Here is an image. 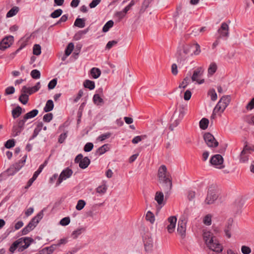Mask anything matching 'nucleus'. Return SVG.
Segmentation results:
<instances>
[{
    "label": "nucleus",
    "mask_w": 254,
    "mask_h": 254,
    "mask_svg": "<svg viewBox=\"0 0 254 254\" xmlns=\"http://www.w3.org/2000/svg\"><path fill=\"white\" fill-rule=\"evenodd\" d=\"M203 236V239L209 249L217 253L222 251V246L210 232H204Z\"/></svg>",
    "instance_id": "nucleus-1"
},
{
    "label": "nucleus",
    "mask_w": 254,
    "mask_h": 254,
    "mask_svg": "<svg viewBox=\"0 0 254 254\" xmlns=\"http://www.w3.org/2000/svg\"><path fill=\"white\" fill-rule=\"evenodd\" d=\"M191 48L192 46L190 45H185L180 47L177 53L178 61H184L189 55H192V53H191Z\"/></svg>",
    "instance_id": "nucleus-2"
},
{
    "label": "nucleus",
    "mask_w": 254,
    "mask_h": 254,
    "mask_svg": "<svg viewBox=\"0 0 254 254\" xmlns=\"http://www.w3.org/2000/svg\"><path fill=\"white\" fill-rule=\"evenodd\" d=\"M43 216V212H40L36 216L33 217L28 224L22 229V235H26L29 232L32 231L36 227L40 220L42 218Z\"/></svg>",
    "instance_id": "nucleus-3"
},
{
    "label": "nucleus",
    "mask_w": 254,
    "mask_h": 254,
    "mask_svg": "<svg viewBox=\"0 0 254 254\" xmlns=\"http://www.w3.org/2000/svg\"><path fill=\"white\" fill-rule=\"evenodd\" d=\"M231 100L230 96H223L214 108V112H219L221 114L228 106Z\"/></svg>",
    "instance_id": "nucleus-4"
},
{
    "label": "nucleus",
    "mask_w": 254,
    "mask_h": 254,
    "mask_svg": "<svg viewBox=\"0 0 254 254\" xmlns=\"http://www.w3.org/2000/svg\"><path fill=\"white\" fill-rule=\"evenodd\" d=\"M187 109V107L182 105H180L178 108L176 110L172 117V120H174L175 122V126H177L180 121L184 118Z\"/></svg>",
    "instance_id": "nucleus-5"
},
{
    "label": "nucleus",
    "mask_w": 254,
    "mask_h": 254,
    "mask_svg": "<svg viewBox=\"0 0 254 254\" xmlns=\"http://www.w3.org/2000/svg\"><path fill=\"white\" fill-rule=\"evenodd\" d=\"M204 71V69L202 66L197 67L193 72V74L191 77L192 81L196 82L198 84H201L205 82L202 78V76Z\"/></svg>",
    "instance_id": "nucleus-6"
},
{
    "label": "nucleus",
    "mask_w": 254,
    "mask_h": 254,
    "mask_svg": "<svg viewBox=\"0 0 254 254\" xmlns=\"http://www.w3.org/2000/svg\"><path fill=\"white\" fill-rule=\"evenodd\" d=\"M158 181L160 182H165L171 180L170 175L167 172V169L165 165H161L158 170Z\"/></svg>",
    "instance_id": "nucleus-7"
},
{
    "label": "nucleus",
    "mask_w": 254,
    "mask_h": 254,
    "mask_svg": "<svg viewBox=\"0 0 254 254\" xmlns=\"http://www.w3.org/2000/svg\"><path fill=\"white\" fill-rule=\"evenodd\" d=\"M224 159L220 154H216L211 157L210 163L216 168L221 169L225 167Z\"/></svg>",
    "instance_id": "nucleus-8"
},
{
    "label": "nucleus",
    "mask_w": 254,
    "mask_h": 254,
    "mask_svg": "<svg viewBox=\"0 0 254 254\" xmlns=\"http://www.w3.org/2000/svg\"><path fill=\"white\" fill-rule=\"evenodd\" d=\"M218 196L216 190L214 189L210 188L208 189L204 203L208 205L212 204L216 200Z\"/></svg>",
    "instance_id": "nucleus-9"
},
{
    "label": "nucleus",
    "mask_w": 254,
    "mask_h": 254,
    "mask_svg": "<svg viewBox=\"0 0 254 254\" xmlns=\"http://www.w3.org/2000/svg\"><path fill=\"white\" fill-rule=\"evenodd\" d=\"M204 139L207 146L209 147H216L218 145V142L214 137L210 133H205L203 136Z\"/></svg>",
    "instance_id": "nucleus-10"
},
{
    "label": "nucleus",
    "mask_w": 254,
    "mask_h": 254,
    "mask_svg": "<svg viewBox=\"0 0 254 254\" xmlns=\"http://www.w3.org/2000/svg\"><path fill=\"white\" fill-rule=\"evenodd\" d=\"M72 170L67 168L66 169L63 170L61 173L58 180L56 183V186L60 185L63 180H65L66 179L69 178L72 174Z\"/></svg>",
    "instance_id": "nucleus-11"
},
{
    "label": "nucleus",
    "mask_w": 254,
    "mask_h": 254,
    "mask_svg": "<svg viewBox=\"0 0 254 254\" xmlns=\"http://www.w3.org/2000/svg\"><path fill=\"white\" fill-rule=\"evenodd\" d=\"M251 147L245 145L240 156V162L242 163L247 162L249 160V155L251 153Z\"/></svg>",
    "instance_id": "nucleus-12"
},
{
    "label": "nucleus",
    "mask_w": 254,
    "mask_h": 254,
    "mask_svg": "<svg viewBox=\"0 0 254 254\" xmlns=\"http://www.w3.org/2000/svg\"><path fill=\"white\" fill-rule=\"evenodd\" d=\"M187 220L180 219L178 224L177 232L180 236L184 238L186 236Z\"/></svg>",
    "instance_id": "nucleus-13"
},
{
    "label": "nucleus",
    "mask_w": 254,
    "mask_h": 254,
    "mask_svg": "<svg viewBox=\"0 0 254 254\" xmlns=\"http://www.w3.org/2000/svg\"><path fill=\"white\" fill-rule=\"evenodd\" d=\"M229 25L226 23L223 22L221 24L220 28L218 30V32L220 34L218 38L221 37L227 38L229 35Z\"/></svg>",
    "instance_id": "nucleus-14"
},
{
    "label": "nucleus",
    "mask_w": 254,
    "mask_h": 254,
    "mask_svg": "<svg viewBox=\"0 0 254 254\" xmlns=\"http://www.w3.org/2000/svg\"><path fill=\"white\" fill-rule=\"evenodd\" d=\"M13 41V37L12 36L6 37L2 39L0 43V49L5 50L9 47Z\"/></svg>",
    "instance_id": "nucleus-15"
},
{
    "label": "nucleus",
    "mask_w": 254,
    "mask_h": 254,
    "mask_svg": "<svg viewBox=\"0 0 254 254\" xmlns=\"http://www.w3.org/2000/svg\"><path fill=\"white\" fill-rule=\"evenodd\" d=\"M25 162V159L13 165L7 170L8 173L11 175H13L22 168Z\"/></svg>",
    "instance_id": "nucleus-16"
},
{
    "label": "nucleus",
    "mask_w": 254,
    "mask_h": 254,
    "mask_svg": "<svg viewBox=\"0 0 254 254\" xmlns=\"http://www.w3.org/2000/svg\"><path fill=\"white\" fill-rule=\"evenodd\" d=\"M169 224L167 226V229L169 233H173L175 229L177 222V218L176 216H170L168 218Z\"/></svg>",
    "instance_id": "nucleus-17"
},
{
    "label": "nucleus",
    "mask_w": 254,
    "mask_h": 254,
    "mask_svg": "<svg viewBox=\"0 0 254 254\" xmlns=\"http://www.w3.org/2000/svg\"><path fill=\"white\" fill-rule=\"evenodd\" d=\"M162 184V189L166 194H168L172 189V180H170L165 182H160Z\"/></svg>",
    "instance_id": "nucleus-18"
},
{
    "label": "nucleus",
    "mask_w": 254,
    "mask_h": 254,
    "mask_svg": "<svg viewBox=\"0 0 254 254\" xmlns=\"http://www.w3.org/2000/svg\"><path fill=\"white\" fill-rule=\"evenodd\" d=\"M18 240L19 243H21V245H22V244H24V249H27L33 241L32 239L28 237L21 238L19 239Z\"/></svg>",
    "instance_id": "nucleus-19"
},
{
    "label": "nucleus",
    "mask_w": 254,
    "mask_h": 254,
    "mask_svg": "<svg viewBox=\"0 0 254 254\" xmlns=\"http://www.w3.org/2000/svg\"><path fill=\"white\" fill-rule=\"evenodd\" d=\"M155 200L157 201V203L161 205H164L163 202L164 200V194L161 191H157L156 192L155 196Z\"/></svg>",
    "instance_id": "nucleus-20"
},
{
    "label": "nucleus",
    "mask_w": 254,
    "mask_h": 254,
    "mask_svg": "<svg viewBox=\"0 0 254 254\" xmlns=\"http://www.w3.org/2000/svg\"><path fill=\"white\" fill-rule=\"evenodd\" d=\"M38 113L39 111L38 110L34 109L26 114L23 117L24 118V120H27L35 117L38 115Z\"/></svg>",
    "instance_id": "nucleus-21"
},
{
    "label": "nucleus",
    "mask_w": 254,
    "mask_h": 254,
    "mask_svg": "<svg viewBox=\"0 0 254 254\" xmlns=\"http://www.w3.org/2000/svg\"><path fill=\"white\" fill-rule=\"evenodd\" d=\"M101 70L96 67H93L90 70V74L93 78L96 79L101 75Z\"/></svg>",
    "instance_id": "nucleus-22"
},
{
    "label": "nucleus",
    "mask_w": 254,
    "mask_h": 254,
    "mask_svg": "<svg viewBox=\"0 0 254 254\" xmlns=\"http://www.w3.org/2000/svg\"><path fill=\"white\" fill-rule=\"evenodd\" d=\"M22 108L18 106L12 110V115L14 119L17 118L22 114Z\"/></svg>",
    "instance_id": "nucleus-23"
},
{
    "label": "nucleus",
    "mask_w": 254,
    "mask_h": 254,
    "mask_svg": "<svg viewBox=\"0 0 254 254\" xmlns=\"http://www.w3.org/2000/svg\"><path fill=\"white\" fill-rule=\"evenodd\" d=\"M90 163V160L87 157H85L83 158V159H82V161L80 162L79 164V166L81 169H85L86 168Z\"/></svg>",
    "instance_id": "nucleus-24"
},
{
    "label": "nucleus",
    "mask_w": 254,
    "mask_h": 254,
    "mask_svg": "<svg viewBox=\"0 0 254 254\" xmlns=\"http://www.w3.org/2000/svg\"><path fill=\"white\" fill-rule=\"evenodd\" d=\"M144 248L146 252H150L153 247V242L152 239H149L144 242Z\"/></svg>",
    "instance_id": "nucleus-25"
},
{
    "label": "nucleus",
    "mask_w": 254,
    "mask_h": 254,
    "mask_svg": "<svg viewBox=\"0 0 254 254\" xmlns=\"http://www.w3.org/2000/svg\"><path fill=\"white\" fill-rule=\"evenodd\" d=\"M109 149L108 144H104L101 147H99L96 151V154L98 155H101L105 153Z\"/></svg>",
    "instance_id": "nucleus-26"
},
{
    "label": "nucleus",
    "mask_w": 254,
    "mask_h": 254,
    "mask_svg": "<svg viewBox=\"0 0 254 254\" xmlns=\"http://www.w3.org/2000/svg\"><path fill=\"white\" fill-rule=\"evenodd\" d=\"M19 8L17 6H14L10 9L6 14V17H11L15 15L19 11Z\"/></svg>",
    "instance_id": "nucleus-27"
},
{
    "label": "nucleus",
    "mask_w": 254,
    "mask_h": 254,
    "mask_svg": "<svg viewBox=\"0 0 254 254\" xmlns=\"http://www.w3.org/2000/svg\"><path fill=\"white\" fill-rule=\"evenodd\" d=\"M54 108V103L52 100H49L47 101L46 105L44 108V110L45 112H49L52 111Z\"/></svg>",
    "instance_id": "nucleus-28"
},
{
    "label": "nucleus",
    "mask_w": 254,
    "mask_h": 254,
    "mask_svg": "<svg viewBox=\"0 0 254 254\" xmlns=\"http://www.w3.org/2000/svg\"><path fill=\"white\" fill-rule=\"evenodd\" d=\"M85 231L84 228H80L73 231L71 234V237L73 239H76L79 235H80L82 232Z\"/></svg>",
    "instance_id": "nucleus-29"
},
{
    "label": "nucleus",
    "mask_w": 254,
    "mask_h": 254,
    "mask_svg": "<svg viewBox=\"0 0 254 254\" xmlns=\"http://www.w3.org/2000/svg\"><path fill=\"white\" fill-rule=\"evenodd\" d=\"M209 124V120L206 118H202L199 122V127L202 129H205L207 128Z\"/></svg>",
    "instance_id": "nucleus-30"
},
{
    "label": "nucleus",
    "mask_w": 254,
    "mask_h": 254,
    "mask_svg": "<svg viewBox=\"0 0 254 254\" xmlns=\"http://www.w3.org/2000/svg\"><path fill=\"white\" fill-rule=\"evenodd\" d=\"M84 86L90 90H93L95 88V83L94 81L90 80H86L83 83Z\"/></svg>",
    "instance_id": "nucleus-31"
},
{
    "label": "nucleus",
    "mask_w": 254,
    "mask_h": 254,
    "mask_svg": "<svg viewBox=\"0 0 254 254\" xmlns=\"http://www.w3.org/2000/svg\"><path fill=\"white\" fill-rule=\"evenodd\" d=\"M85 19L83 18H77L74 23V25L79 28H83L85 27Z\"/></svg>",
    "instance_id": "nucleus-32"
},
{
    "label": "nucleus",
    "mask_w": 254,
    "mask_h": 254,
    "mask_svg": "<svg viewBox=\"0 0 254 254\" xmlns=\"http://www.w3.org/2000/svg\"><path fill=\"white\" fill-rule=\"evenodd\" d=\"M58 247L56 244L53 245L43 250V252L45 254H51Z\"/></svg>",
    "instance_id": "nucleus-33"
},
{
    "label": "nucleus",
    "mask_w": 254,
    "mask_h": 254,
    "mask_svg": "<svg viewBox=\"0 0 254 254\" xmlns=\"http://www.w3.org/2000/svg\"><path fill=\"white\" fill-rule=\"evenodd\" d=\"M216 69L217 65L216 64L214 63L210 64L208 68V75L210 76L212 75L216 72Z\"/></svg>",
    "instance_id": "nucleus-34"
},
{
    "label": "nucleus",
    "mask_w": 254,
    "mask_h": 254,
    "mask_svg": "<svg viewBox=\"0 0 254 254\" xmlns=\"http://www.w3.org/2000/svg\"><path fill=\"white\" fill-rule=\"evenodd\" d=\"M88 31V29H86L83 30L78 31L77 33L75 34L74 36V40L76 41L80 40L84 35L87 33Z\"/></svg>",
    "instance_id": "nucleus-35"
},
{
    "label": "nucleus",
    "mask_w": 254,
    "mask_h": 254,
    "mask_svg": "<svg viewBox=\"0 0 254 254\" xmlns=\"http://www.w3.org/2000/svg\"><path fill=\"white\" fill-rule=\"evenodd\" d=\"M212 216L210 214L205 215L203 219V223L207 226L211 224Z\"/></svg>",
    "instance_id": "nucleus-36"
},
{
    "label": "nucleus",
    "mask_w": 254,
    "mask_h": 254,
    "mask_svg": "<svg viewBox=\"0 0 254 254\" xmlns=\"http://www.w3.org/2000/svg\"><path fill=\"white\" fill-rule=\"evenodd\" d=\"M146 219L147 221H149L151 224H153L155 220L154 215L150 211H147L146 214Z\"/></svg>",
    "instance_id": "nucleus-37"
},
{
    "label": "nucleus",
    "mask_w": 254,
    "mask_h": 254,
    "mask_svg": "<svg viewBox=\"0 0 254 254\" xmlns=\"http://www.w3.org/2000/svg\"><path fill=\"white\" fill-rule=\"evenodd\" d=\"M74 49V44L72 43H69L66 47L65 50V55L66 57L70 55Z\"/></svg>",
    "instance_id": "nucleus-38"
},
{
    "label": "nucleus",
    "mask_w": 254,
    "mask_h": 254,
    "mask_svg": "<svg viewBox=\"0 0 254 254\" xmlns=\"http://www.w3.org/2000/svg\"><path fill=\"white\" fill-rule=\"evenodd\" d=\"M114 25V22L112 20L108 21L103 26L102 31L104 32H107L109 31L110 28L112 27Z\"/></svg>",
    "instance_id": "nucleus-39"
},
{
    "label": "nucleus",
    "mask_w": 254,
    "mask_h": 254,
    "mask_svg": "<svg viewBox=\"0 0 254 254\" xmlns=\"http://www.w3.org/2000/svg\"><path fill=\"white\" fill-rule=\"evenodd\" d=\"M93 100L94 103L97 105H99L103 103V99L101 98L98 94H96L94 95Z\"/></svg>",
    "instance_id": "nucleus-40"
},
{
    "label": "nucleus",
    "mask_w": 254,
    "mask_h": 254,
    "mask_svg": "<svg viewBox=\"0 0 254 254\" xmlns=\"http://www.w3.org/2000/svg\"><path fill=\"white\" fill-rule=\"evenodd\" d=\"M21 92L24 93H28L29 95H31L32 94L36 92L35 91H34V89H33L32 87H27L26 86H23Z\"/></svg>",
    "instance_id": "nucleus-41"
},
{
    "label": "nucleus",
    "mask_w": 254,
    "mask_h": 254,
    "mask_svg": "<svg viewBox=\"0 0 254 254\" xmlns=\"http://www.w3.org/2000/svg\"><path fill=\"white\" fill-rule=\"evenodd\" d=\"M28 99V96L26 94V93H23L19 97V101L24 105H25L27 103Z\"/></svg>",
    "instance_id": "nucleus-42"
},
{
    "label": "nucleus",
    "mask_w": 254,
    "mask_h": 254,
    "mask_svg": "<svg viewBox=\"0 0 254 254\" xmlns=\"http://www.w3.org/2000/svg\"><path fill=\"white\" fill-rule=\"evenodd\" d=\"M23 130L21 127H18L16 125L14 126L12 130V135L13 136L18 135Z\"/></svg>",
    "instance_id": "nucleus-43"
},
{
    "label": "nucleus",
    "mask_w": 254,
    "mask_h": 254,
    "mask_svg": "<svg viewBox=\"0 0 254 254\" xmlns=\"http://www.w3.org/2000/svg\"><path fill=\"white\" fill-rule=\"evenodd\" d=\"M41 48L40 45L35 44L33 47V53L34 55L39 56L41 54Z\"/></svg>",
    "instance_id": "nucleus-44"
},
{
    "label": "nucleus",
    "mask_w": 254,
    "mask_h": 254,
    "mask_svg": "<svg viewBox=\"0 0 254 254\" xmlns=\"http://www.w3.org/2000/svg\"><path fill=\"white\" fill-rule=\"evenodd\" d=\"M107 190V187L105 185H103L99 186L96 189V192L100 194H104L106 192Z\"/></svg>",
    "instance_id": "nucleus-45"
},
{
    "label": "nucleus",
    "mask_w": 254,
    "mask_h": 254,
    "mask_svg": "<svg viewBox=\"0 0 254 254\" xmlns=\"http://www.w3.org/2000/svg\"><path fill=\"white\" fill-rule=\"evenodd\" d=\"M85 204L86 203L84 200L82 199L79 200L77 202L75 208L77 210H81L84 208Z\"/></svg>",
    "instance_id": "nucleus-46"
},
{
    "label": "nucleus",
    "mask_w": 254,
    "mask_h": 254,
    "mask_svg": "<svg viewBox=\"0 0 254 254\" xmlns=\"http://www.w3.org/2000/svg\"><path fill=\"white\" fill-rule=\"evenodd\" d=\"M31 76L34 79H39L40 78V72L37 69H33L31 72Z\"/></svg>",
    "instance_id": "nucleus-47"
},
{
    "label": "nucleus",
    "mask_w": 254,
    "mask_h": 254,
    "mask_svg": "<svg viewBox=\"0 0 254 254\" xmlns=\"http://www.w3.org/2000/svg\"><path fill=\"white\" fill-rule=\"evenodd\" d=\"M63 10L61 9H58L52 12L50 16L53 18H56L61 16Z\"/></svg>",
    "instance_id": "nucleus-48"
},
{
    "label": "nucleus",
    "mask_w": 254,
    "mask_h": 254,
    "mask_svg": "<svg viewBox=\"0 0 254 254\" xmlns=\"http://www.w3.org/2000/svg\"><path fill=\"white\" fill-rule=\"evenodd\" d=\"M190 78L189 77H185L182 83L179 85V88H185L189 84Z\"/></svg>",
    "instance_id": "nucleus-49"
},
{
    "label": "nucleus",
    "mask_w": 254,
    "mask_h": 254,
    "mask_svg": "<svg viewBox=\"0 0 254 254\" xmlns=\"http://www.w3.org/2000/svg\"><path fill=\"white\" fill-rule=\"evenodd\" d=\"M192 46V48H194L195 50L193 51V54L195 55H198L200 54L201 50H200V47L198 44L195 43L192 45H191Z\"/></svg>",
    "instance_id": "nucleus-50"
},
{
    "label": "nucleus",
    "mask_w": 254,
    "mask_h": 254,
    "mask_svg": "<svg viewBox=\"0 0 254 254\" xmlns=\"http://www.w3.org/2000/svg\"><path fill=\"white\" fill-rule=\"evenodd\" d=\"M233 205L236 209H240L243 205L242 199L241 198L236 199Z\"/></svg>",
    "instance_id": "nucleus-51"
},
{
    "label": "nucleus",
    "mask_w": 254,
    "mask_h": 254,
    "mask_svg": "<svg viewBox=\"0 0 254 254\" xmlns=\"http://www.w3.org/2000/svg\"><path fill=\"white\" fill-rule=\"evenodd\" d=\"M145 138L146 135L136 136L132 139V142L133 144H136Z\"/></svg>",
    "instance_id": "nucleus-52"
},
{
    "label": "nucleus",
    "mask_w": 254,
    "mask_h": 254,
    "mask_svg": "<svg viewBox=\"0 0 254 254\" xmlns=\"http://www.w3.org/2000/svg\"><path fill=\"white\" fill-rule=\"evenodd\" d=\"M15 145L14 139H9L5 143L4 146L6 148H10Z\"/></svg>",
    "instance_id": "nucleus-53"
},
{
    "label": "nucleus",
    "mask_w": 254,
    "mask_h": 254,
    "mask_svg": "<svg viewBox=\"0 0 254 254\" xmlns=\"http://www.w3.org/2000/svg\"><path fill=\"white\" fill-rule=\"evenodd\" d=\"M19 244V243L18 240L17 241H15L10 247L9 251L11 253H13L17 248H18V244Z\"/></svg>",
    "instance_id": "nucleus-54"
},
{
    "label": "nucleus",
    "mask_w": 254,
    "mask_h": 254,
    "mask_svg": "<svg viewBox=\"0 0 254 254\" xmlns=\"http://www.w3.org/2000/svg\"><path fill=\"white\" fill-rule=\"evenodd\" d=\"M57 83V78H54L51 80L48 84V87L49 89H53L55 88Z\"/></svg>",
    "instance_id": "nucleus-55"
},
{
    "label": "nucleus",
    "mask_w": 254,
    "mask_h": 254,
    "mask_svg": "<svg viewBox=\"0 0 254 254\" xmlns=\"http://www.w3.org/2000/svg\"><path fill=\"white\" fill-rule=\"evenodd\" d=\"M241 251L243 254H250L251 253V249L246 246H243L241 247Z\"/></svg>",
    "instance_id": "nucleus-56"
},
{
    "label": "nucleus",
    "mask_w": 254,
    "mask_h": 254,
    "mask_svg": "<svg viewBox=\"0 0 254 254\" xmlns=\"http://www.w3.org/2000/svg\"><path fill=\"white\" fill-rule=\"evenodd\" d=\"M212 101H215L217 98V94L214 89H211L208 93Z\"/></svg>",
    "instance_id": "nucleus-57"
},
{
    "label": "nucleus",
    "mask_w": 254,
    "mask_h": 254,
    "mask_svg": "<svg viewBox=\"0 0 254 254\" xmlns=\"http://www.w3.org/2000/svg\"><path fill=\"white\" fill-rule=\"evenodd\" d=\"M70 218L68 217L63 218L60 222V224L62 226H66L70 223Z\"/></svg>",
    "instance_id": "nucleus-58"
},
{
    "label": "nucleus",
    "mask_w": 254,
    "mask_h": 254,
    "mask_svg": "<svg viewBox=\"0 0 254 254\" xmlns=\"http://www.w3.org/2000/svg\"><path fill=\"white\" fill-rule=\"evenodd\" d=\"M93 148V144L91 142L87 143L84 147V150L85 152H89L92 150V149Z\"/></svg>",
    "instance_id": "nucleus-59"
},
{
    "label": "nucleus",
    "mask_w": 254,
    "mask_h": 254,
    "mask_svg": "<svg viewBox=\"0 0 254 254\" xmlns=\"http://www.w3.org/2000/svg\"><path fill=\"white\" fill-rule=\"evenodd\" d=\"M15 92V88L13 86H9L5 90V95H10L13 94Z\"/></svg>",
    "instance_id": "nucleus-60"
},
{
    "label": "nucleus",
    "mask_w": 254,
    "mask_h": 254,
    "mask_svg": "<svg viewBox=\"0 0 254 254\" xmlns=\"http://www.w3.org/2000/svg\"><path fill=\"white\" fill-rule=\"evenodd\" d=\"M53 119V114L52 113H48L45 114L43 117V121L45 122H50Z\"/></svg>",
    "instance_id": "nucleus-61"
},
{
    "label": "nucleus",
    "mask_w": 254,
    "mask_h": 254,
    "mask_svg": "<svg viewBox=\"0 0 254 254\" xmlns=\"http://www.w3.org/2000/svg\"><path fill=\"white\" fill-rule=\"evenodd\" d=\"M118 43V41L116 40L110 41L108 42L106 45V49L108 50H110L114 46L116 45Z\"/></svg>",
    "instance_id": "nucleus-62"
},
{
    "label": "nucleus",
    "mask_w": 254,
    "mask_h": 254,
    "mask_svg": "<svg viewBox=\"0 0 254 254\" xmlns=\"http://www.w3.org/2000/svg\"><path fill=\"white\" fill-rule=\"evenodd\" d=\"M246 122L250 124L254 125V116H249L246 118Z\"/></svg>",
    "instance_id": "nucleus-63"
},
{
    "label": "nucleus",
    "mask_w": 254,
    "mask_h": 254,
    "mask_svg": "<svg viewBox=\"0 0 254 254\" xmlns=\"http://www.w3.org/2000/svg\"><path fill=\"white\" fill-rule=\"evenodd\" d=\"M246 108L248 110H251L254 108V97L251 100V101L247 104Z\"/></svg>",
    "instance_id": "nucleus-64"
}]
</instances>
